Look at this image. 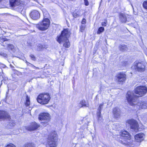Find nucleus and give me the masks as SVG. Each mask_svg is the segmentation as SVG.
Segmentation results:
<instances>
[{
    "label": "nucleus",
    "mask_w": 147,
    "mask_h": 147,
    "mask_svg": "<svg viewBox=\"0 0 147 147\" xmlns=\"http://www.w3.org/2000/svg\"><path fill=\"white\" fill-rule=\"evenodd\" d=\"M57 134L55 131L51 132L49 136L47 147H56L57 146Z\"/></svg>",
    "instance_id": "7ed1b4c3"
},
{
    "label": "nucleus",
    "mask_w": 147,
    "mask_h": 147,
    "mask_svg": "<svg viewBox=\"0 0 147 147\" xmlns=\"http://www.w3.org/2000/svg\"><path fill=\"white\" fill-rule=\"evenodd\" d=\"M37 146L36 144L33 143H26L24 145V147H36Z\"/></svg>",
    "instance_id": "aec40b11"
},
{
    "label": "nucleus",
    "mask_w": 147,
    "mask_h": 147,
    "mask_svg": "<svg viewBox=\"0 0 147 147\" xmlns=\"http://www.w3.org/2000/svg\"><path fill=\"white\" fill-rule=\"evenodd\" d=\"M116 80L119 83L125 81L126 79V76L123 73H118L116 76Z\"/></svg>",
    "instance_id": "9d476101"
},
{
    "label": "nucleus",
    "mask_w": 147,
    "mask_h": 147,
    "mask_svg": "<svg viewBox=\"0 0 147 147\" xmlns=\"http://www.w3.org/2000/svg\"><path fill=\"white\" fill-rule=\"evenodd\" d=\"M86 23V20L84 18L83 19V20H82V21L81 22L82 24H85Z\"/></svg>",
    "instance_id": "e433bc0d"
},
{
    "label": "nucleus",
    "mask_w": 147,
    "mask_h": 147,
    "mask_svg": "<svg viewBox=\"0 0 147 147\" xmlns=\"http://www.w3.org/2000/svg\"><path fill=\"white\" fill-rule=\"evenodd\" d=\"M44 48L43 45H39L37 47V49L38 51H40L43 49Z\"/></svg>",
    "instance_id": "393cba45"
},
{
    "label": "nucleus",
    "mask_w": 147,
    "mask_h": 147,
    "mask_svg": "<svg viewBox=\"0 0 147 147\" xmlns=\"http://www.w3.org/2000/svg\"><path fill=\"white\" fill-rule=\"evenodd\" d=\"M119 50L121 51H127L128 47L127 46L124 44L121 45L119 47Z\"/></svg>",
    "instance_id": "6ab92c4d"
},
{
    "label": "nucleus",
    "mask_w": 147,
    "mask_h": 147,
    "mask_svg": "<svg viewBox=\"0 0 147 147\" xmlns=\"http://www.w3.org/2000/svg\"><path fill=\"white\" fill-rule=\"evenodd\" d=\"M126 97L129 104L131 105H136L139 109H146L147 107V102L140 101L137 102L138 96L134 95L133 92L129 91L127 92Z\"/></svg>",
    "instance_id": "f257e3e1"
},
{
    "label": "nucleus",
    "mask_w": 147,
    "mask_h": 147,
    "mask_svg": "<svg viewBox=\"0 0 147 147\" xmlns=\"http://www.w3.org/2000/svg\"><path fill=\"white\" fill-rule=\"evenodd\" d=\"M88 105L86 104V102L84 100H82L81 101L79 104V107L81 108L83 107H88Z\"/></svg>",
    "instance_id": "412c9836"
},
{
    "label": "nucleus",
    "mask_w": 147,
    "mask_h": 147,
    "mask_svg": "<svg viewBox=\"0 0 147 147\" xmlns=\"http://www.w3.org/2000/svg\"><path fill=\"white\" fill-rule=\"evenodd\" d=\"M106 23L104 22H102V25L103 26H106Z\"/></svg>",
    "instance_id": "4c0bfd02"
},
{
    "label": "nucleus",
    "mask_w": 147,
    "mask_h": 147,
    "mask_svg": "<svg viewBox=\"0 0 147 147\" xmlns=\"http://www.w3.org/2000/svg\"><path fill=\"white\" fill-rule=\"evenodd\" d=\"M10 66H11V67L12 68V69H13V68H14V67L13 66L11 65H10Z\"/></svg>",
    "instance_id": "ea45409f"
},
{
    "label": "nucleus",
    "mask_w": 147,
    "mask_h": 147,
    "mask_svg": "<svg viewBox=\"0 0 147 147\" xmlns=\"http://www.w3.org/2000/svg\"><path fill=\"white\" fill-rule=\"evenodd\" d=\"M7 47L9 50H12L14 49V47L13 45L9 44L7 45Z\"/></svg>",
    "instance_id": "bb28decb"
},
{
    "label": "nucleus",
    "mask_w": 147,
    "mask_h": 147,
    "mask_svg": "<svg viewBox=\"0 0 147 147\" xmlns=\"http://www.w3.org/2000/svg\"><path fill=\"white\" fill-rule=\"evenodd\" d=\"M84 3L86 6H88L89 5V3L88 1V0H84Z\"/></svg>",
    "instance_id": "72a5a7b5"
},
{
    "label": "nucleus",
    "mask_w": 147,
    "mask_h": 147,
    "mask_svg": "<svg viewBox=\"0 0 147 147\" xmlns=\"http://www.w3.org/2000/svg\"><path fill=\"white\" fill-rule=\"evenodd\" d=\"M44 14V18L42 21L36 25V28L39 30H45L47 29L50 24V21L47 18H45Z\"/></svg>",
    "instance_id": "39448f33"
},
{
    "label": "nucleus",
    "mask_w": 147,
    "mask_h": 147,
    "mask_svg": "<svg viewBox=\"0 0 147 147\" xmlns=\"http://www.w3.org/2000/svg\"><path fill=\"white\" fill-rule=\"evenodd\" d=\"M144 134L142 133H141L136 135L135 136L136 141L139 142L142 141L144 139Z\"/></svg>",
    "instance_id": "4468645a"
},
{
    "label": "nucleus",
    "mask_w": 147,
    "mask_h": 147,
    "mask_svg": "<svg viewBox=\"0 0 147 147\" xmlns=\"http://www.w3.org/2000/svg\"><path fill=\"white\" fill-rule=\"evenodd\" d=\"M85 25H82L80 26V31L81 32H83L85 30Z\"/></svg>",
    "instance_id": "c756f323"
},
{
    "label": "nucleus",
    "mask_w": 147,
    "mask_h": 147,
    "mask_svg": "<svg viewBox=\"0 0 147 147\" xmlns=\"http://www.w3.org/2000/svg\"><path fill=\"white\" fill-rule=\"evenodd\" d=\"M39 126L36 123H33L27 129L29 131L34 130L38 128Z\"/></svg>",
    "instance_id": "f3484780"
},
{
    "label": "nucleus",
    "mask_w": 147,
    "mask_h": 147,
    "mask_svg": "<svg viewBox=\"0 0 147 147\" xmlns=\"http://www.w3.org/2000/svg\"><path fill=\"white\" fill-rule=\"evenodd\" d=\"M0 55L4 57H6L7 56V54L3 52L0 53Z\"/></svg>",
    "instance_id": "473e14b6"
},
{
    "label": "nucleus",
    "mask_w": 147,
    "mask_h": 147,
    "mask_svg": "<svg viewBox=\"0 0 147 147\" xmlns=\"http://www.w3.org/2000/svg\"><path fill=\"white\" fill-rule=\"evenodd\" d=\"M51 97L48 93H42L39 94L37 98L38 102L42 105L48 104L50 99Z\"/></svg>",
    "instance_id": "20e7f679"
},
{
    "label": "nucleus",
    "mask_w": 147,
    "mask_h": 147,
    "mask_svg": "<svg viewBox=\"0 0 147 147\" xmlns=\"http://www.w3.org/2000/svg\"><path fill=\"white\" fill-rule=\"evenodd\" d=\"M9 116L7 112L3 111L0 110V120L4 118H9Z\"/></svg>",
    "instance_id": "dca6fc26"
},
{
    "label": "nucleus",
    "mask_w": 147,
    "mask_h": 147,
    "mask_svg": "<svg viewBox=\"0 0 147 147\" xmlns=\"http://www.w3.org/2000/svg\"><path fill=\"white\" fill-rule=\"evenodd\" d=\"M26 100L25 105L26 106H28L30 104V98L27 95H26Z\"/></svg>",
    "instance_id": "5701e85b"
},
{
    "label": "nucleus",
    "mask_w": 147,
    "mask_h": 147,
    "mask_svg": "<svg viewBox=\"0 0 147 147\" xmlns=\"http://www.w3.org/2000/svg\"><path fill=\"white\" fill-rule=\"evenodd\" d=\"M105 30L104 27H100L97 32V34H100L101 33L103 32Z\"/></svg>",
    "instance_id": "b1692460"
},
{
    "label": "nucleus",
    "mask_w": 147,
    "mask_h": 147,
    "mask_svg": "<svg viewBox=\"0 0 147 147\" xmlns=\"http://www.w3.org/2000/svg\"><path fill=\"white\" fill-rule=\"evenodd\" d=\"M97 115L98 120H101L102 119V117L101 112L98 111L97 113Z\"/></svg>",
    "instance_id": "cd10ccee"
},
{
    "label": "nucleus",
    "mask_w": 147,
    "mask_h": 147,
    "mask_svg": "<svg viewBox=\"0 0 147 147\" xmlns=\"http://www.w3.org/2000/svg\"><path fill=\"white\" fill-rule=\"evenodd\" d=\"M113 114L114 117L117 118L121 115V112L120 109L118 108H115L113 109Z\"/></svg>",
    "instance_id": "ddd939ff"
},
{
    "label": "nucleus",
    "mask_w": 147,
    "mask_h": 147,
    "mask_svg": "<svg viewBox=\"0 0 147 147\" xmlns=\"http://www.w3.org/2000/svg\"><path fill=\"white\" fill-rule=\"evenodd\" d=\"M30 57L32 59L33 61H35L36 60V58L35 56L32 55L31 54L30 55Z\"/></svg>",
    "instance_id": "2f4dec72"
},
{
    "label": "nucleus",
    "mask_w": 147,
    "mask_h": 147,
    "mask_svg": "<svg viewBox=\"0 0 147 147\" xmlns=\"http://www.w3.org/2000/svg\"><path fill=\"white\" fill-rule=\"evenodd\" d=\"M39 119L42 121V123L44 126H46L50 119V115L48 113H43L41 114L39 116Z\"/></svg>",
    "instance_id": "0eeeda50"
},
{
    "label": "nucleus",
    "mask_w": 147,
    "mask_h": 147,
    "mask_svg": "<svg viewBox=\"0 0 147 147\" xmlns=\"http://www.w3.org/2000/svg\"><path fill=\"white\" fill-rule=\"evenodd\" d=\"M71 34L68 29H64L62 31L61 34L57 36V41L59 43L64 42L63 46L66 48H68L70 46V43L68 38Z\"/></svg>",
    "instance_id": "f03ea898"
},
{
    "label": "nucleus",
    "mask_w": 147,
    "mask_h": 147,
    "mask_svg": "<svg viewBox=\"0 0 147 147\" xmlns=\"http://www.w3.org/2000/svg\"><path fill=\"white\" fill-rule=\"evenodd\" d=\"M30 15L31 18L33 20H34L38 19L40 16L39 13L36 10L32 11L30 13Z\"/></svg>",
    "instance_id": "f8f14e48"
},
{
    "label": "nucleus",
    "mask_w": 147,
    "mask_h": 147,
    "mask_svg": "<svg viewBox=\"0 0 147 147\" xmlns=\"http://www.w3.org/2000/svg\"><path fill=\"white\" fill-rule=\"evenodd\" d=\"M134 67L137 71H143L145 70V66L142 63L135 62L134 63Z\"/></svg>",
    "instance_id": "9b49d317"
},
{
    "label": "nucleus",
    "mask_w": 147,
    "mask_h": 147,
    "mask_svg": "<svg viewBox=\"0 0 147 147\" xmlns=\"http://www.w3.org/2000/svg\"><path fill=\"white\" fill-rule=\"evenodd\" d=\"M9 124L10 125H11L12 126H13L15 125V123L14 122H12V123L10 122L9 123Z\"/></svg>",
    "instance_id": "c9c22d12"
},
{
    "label": "nucleus",
    "mask_w": 147,
    "mask_h": 147,
    "mask_svg": "<svg viewBox=\"0 0 147 147\" xmlns=\"http://www.w3.org/2000/svg\"><path fill=\"white\" fill-rule=\"evenodd\" d=\"M5 147H16V146L13 144H10L7 145Z\"/></svg>",
    "instance_id": "f704fd0d"
},
{
    "label": "nucleus",
    "mask_w": 147,
    "mask_h": 147,
    "mask_svg": "<svg viewBox=\"0 0 147 147\" xmlns=\"http://www.w3.org/2000/svg\"><path fill=\"white\" fill-rule=\"evenodd\" d=\"M26 63H29L27 61H26Z\"/></svg>",
    "instance_id": "a19ab883"
},
{
    "label": "nucleus",
    "mask_w": 147,
    "mask_h": 147,
    "mask_svg": "<svg viewBox=\"0 0 147 147\" xmlns=\"http://www.w3.org/2000/svg\"><path fill=\"white\" fill-rule=\"evenodd\" d=\"M120 21L122 23H125L127 20V17L125 14L120 13L119 15Z\"/></svg>",
    "instance_id": "a211bd4d"
},
{
    "label": "nucleus",
    "mask_w": 147,
    "mask_h": 147,
    "mask_svg": "<svg viewBox=\"0 0 147 147\" xmlns=\"http://www.w3.org/2000/svg\"><path fill=\"white\" fill-rule=\"evenodd\" d=\"M147 92V88L145 86H139L137 87L135 90L136 94H138L140 96L144 95Z\"/></svg>",
    "instance_id": "6e6552de"
},
{
    "label": "nucleus",
    "mask_w": 147,
    "mask_h": 147,
    "mask_svg": "<svg viewBox=\"0 0 147 147\" xmlns=\"http://www.w3.org/2000/svg\"><path fill=\"white\" fill-rule=\"evenodd\" d=\"M103 105L104 103L103 102L100 104L98 109V111L101 112V110L102 109Z\"/></svg>",
    "instance_id": "a878e982"
},
{
    "label": "nucleus",
    "mask_w": 147,
    "mask_h": 147,
    "mask_svg": "<svg viewBox=\"0 0 147 147\" xmlns=\"http://www.w3.org/2000/svg\"><path fill=\"white\" fill-rule=\"evenodd\" d=\"M3 39L4 40V41L7 40L5 37L3 38Z\"/></svg>",
    "instance_id": "58836bf2"
},
{
    "label": "nucleus",
    "mask_w": 147,
    "mask_h": 147,
    "mask_svg": "<svg viewBox=\"0 0 147 147\" xmlns=\"http://www.w3.org/2000/svg\"><path fill=\"white\" fill-rule=\"evenodd\" d=\"M126 122L130 125L131 128L135 131H137L138 130V124L135 120L133 119L128 120Z\"/></svg>",
    "instance_id": "1a4fd4ad"
},
{
    "label": "nucleus",
    "mask_w": 147,
    "mask_h": 147,
    "mask_svg": "<svg viewBox=\"0 0 147 147\" xmlns=\"http://www.w3.org/2000/svg\"><path fill=\"white\" fill-rule=\"evenodd\" d=\"M121 127L119 123L114 124L113 125V128L115 130H119Z\"/></svg>",
    "instance_id": "4be33fe9"
},
{
    "label": "nucleus",
    "mask_w": 147,
    "mask_h": 147,
    "mask_svg": "<svg viewBox=\"0 0 147 147\" xmlns=\"http://www.w3.org/2000/svg\"><path fill=\"white\" fill-rule=\"evenodd\" d=\"M10 4L12 7L18 6L20 4V0H9Z\"/></svg>",
    "instance_id": "2eb2a0df"
},
{
    "label": "nucleus",
    "mask_w": 147,
    "mask_h": 147,
    "mask_svg": "<svg viewBox=\"0 0 147 147\" xmlns=\"http://www.w3.org/2000/svg\"><path fill=\"white\" fill-rule=\"evenodd\" d=\"M143 6L145 9H147V1H144L143 4Z\"/></svg>",
    "instance_id": "7c9ffc66"
},
{
    "label": "nucleus",
    "mask_w": 147,
    "mask_h": 147,
    "mask_svg": "<svg viewBox=\"0 0 147 147\" xmlns=\"http://www.w3.org/2000/svg\"><path fill=\"white\" fill-rule=\"evenodd\" d=\"M73 15L74 17L76 18L79 17L80 15L78 12H74L73 13Z\"/></svg>",
    "instance_id": "c85d7f7f"
},
{
    "label": "nucleus",
    "mask_w": 147,
    "mask_h": 147,
    "mask_svg": "<svg viewBox=\"0 0 147 147\" xmlns=\"http://www.w3.org/2000/svg\"><path fill=\"white\" fill-rule=\"evenodd\" d=\"M121 140H119V142L124 145L127 144V140L130 139V135L126 131H122L120 134Z\"/></svg>",
    "instance_id": "423d86ee"
}]
</instances>
